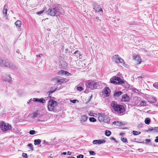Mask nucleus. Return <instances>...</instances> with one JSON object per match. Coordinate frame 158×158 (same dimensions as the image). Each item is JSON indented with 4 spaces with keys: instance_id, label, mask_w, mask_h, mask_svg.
<instances>
[{
    "instance_id": "obj_61",
    "label": "nucleus",
    "mask_w": 158,
    "mask_h": 158,
    "mask_svg": "<svg viewBox=\"0 0 158 158\" xmlns=\"http://www.w3.org/2000/svg\"><path fill=\"white\" fill-rule=\"evenodd\" d=\"M89 115H90V116H94V115H91V113H90V114H89Z\"/></svg>"
},
{
    "instance_id": "obj_58",
    "label": "nucleus",
    "mask_w": 158,
    "mask_h": 158,
    "mask_svg": "<svg viewBox=\"0 0 158 158\" xmlns=\"http://www.w3.org/2000/svg\"><path fill=\"white\" fill-rule=\"evenodd\" d=\"M32 100H32V99H30V100H29V102H30H30H31Z\"/></svg>"
},
{
    "instance_id": "obj_55",
    "label": "nucleus",
    "mask_w": 158,
    "mask_h": 158,
    "mask_svg": "<svg viewBox=\"0 0 158 158\" xmlns=\"http://www.w3.org/2000/svg\"><path fill=\"white\" fill-rule=\"evenodd\" d=\"M42 55V54H40L39 55H36V56L37 57H40Z\"/></svg>"
},
{
    "instance_id": "obj_19",
    "label": "nucleus",
    "mask_w": 158,
    "mask_h": 158,
    "mask_svg": "<svg viewBox=\"0 0 158 158\" xmlns=\"http://www.w3.org/2000/svg\"><path fill=\"white\" fill-rule=\"evenodd\" d=\"M8 6L7 5H5L4 7L3 13L4 16L5 17H7V11Z\"/></svg>"
},
{
    "instance_id": "obj_57",
    "label": "nucleus",
    "mask_w": 158,
    "mask_h": 158,
    "mask_svg": "<svg viewBox=\"0 0 158 158\" xmlns=\"http://www.w3.org/2000/svg\"><path fill=\"white\" fill-rule=\"evenodd\" d=\"M92 98V96H91L89 97V101L90 100V99H91Z\"/></svg>"
},
{
    "instance_id": "obj_18",
    "label": "nucleus",
    "mask_w": 158,
    "mask_h": 158,
    "mask_svg": "<svg viewBox=\"0 0 158 158\" xmlns=\"http://www.w3.org/2000/svg\"><path fill=\"white\" fill-rule=\"evenodd\" d=\"M15 24L16 26V27L18 31H19L21 25V21L20 20H18L15 23Z\"/></svg>"
},
{
    "instance_id": "obj_44",
    "label": "nucleus",
    "mask_w": 158,
    "mask_h": 158,
    "mask_svg": "<svg viewBox=\"0 0 158 158\" xmlns=\"http://www.w3.org/2000/svg\"><path fill=\"white\" fill-rule=\"evenodd\" d=\"M77 158H83L84 156L82 154L78 155L77 156Z\"/></svg>"
},
{
    "instance_id": "obj_40",
    "label": "nucleus",
    "mask_w": 158,
    "mask_h": 158,
    "mask_svg": "<svg viewBox=\"0 0 158 158\" xmlns=\"http://www.w3.org/2000/svg\"><path fill=\"white\" fill-rule=\"evenodd\" d=\"M35 133V131L34 130H31L29 131V134L30 135H34Z\"/></svg>"
},
{
    "instance_id": "obj_51",
    "label": "nucleus",
    "mask_w": 158,
    "mask_h": 158,
    "mask_svg": "<svg viewBox=\"0 0 158 158\" xmlns=\"http://www.w3.org/2000/svg\"><path fill=\"white\" fill-rule=\"evenodd\" d=\"M143 77H144L143 75H141L139 76L137 78L138 79H139V78H143Z\"/></svg>"
},
{
    "instance_id": "obj_56",
    "label": "nucleus",
    "mask_w": 158,
    "mask_h": 158,
    "mask_svg": "<svg viewBox=\"0 0 158 158\" xmlns=\"http://www.w3.org/2000/svg\"><path fill=\"white\" fill-rule=\"evenodd\" d=\"M123 135V133H120L119 134V135L120 136Z\"/></svg>"
},
{
    "instance_id": "obj_62",
    "label": "nucleus",
    "mask_w": 158,
    "mask_h": 158,
    "mask_svg": "<svg viewBox=\"0 0 158 158\" xmlns=\"http://www.w3.org/2000/svg\"><path fill=\"white\" fill-rule=\"evenodd\" d=\"M138 143H144V142H138Z\"/></svg>"
},
{
    "instance_id": "obj_41",
    "label": "nucleus",
    "mask_w": 158,
    "mask_h": 158,
    "mask_svg": "<svg viewBox=\"0 0 158 158\" xmlns=\"http://www.w3.org/2000/svg\"><path fill=\"white\" fill-rule=\"evenodd\" d=\"M44 10H41L39 12H37L36 13V14L39 15H40L42 14L44 11Z\"/></svg>"
},
{
    "instance_id": "obj_25",
    "label": "nucleus",
    "mask_w": 158,
    "mask_h": 158,
    "mask_svg": "<svg viewBox=\"0 0 158 158\" xmlns=\"http://www.w3.org/2000/svg\"><path fill=\"white\" fill-rule=\"evenodd\" d=\"M147 104V102L145 101H142L140 102L139 105L141 106H146Z\"/></svg>"
},
{
    "instance_id": "obj_43",
    "label": "nucleus",
    "mask_w": 158,
    "mask_h": 158,
    "mask_svg": "<svg viewBox=\"0 0 158 158\" xmlns=\"http://www.w3.org/2000/svg\"><path fill=\"white\" fill-rule=\"evenodd\" d=\"M22 156L23 157H25V158H27L28 157L27 154L25 153H23L22 154Z\"/></svg>"
},
{
    "instance_id": "obj_49",
    "label": "nucleus",
    "mask_w": 158,
    "mask_h": 158,
    "mask_svg": "<svg viewBox=\"0 0 158 158\" xmlns=\"http://www.w3.org/2000/svg\"><path fill=\"white\" fill-rule=\"evenodd\" d=\"M110 140H114V141L115 142H117V141L116 140H115V139L113 137H111L110 138Z\"/></svg>"
},
{
    "instance_id": "obj_22",
    "label": "nucleus",
    "mask_w": 158,
    "mask_h": 158,
    "mask_svg": "<svg viewBox=\"0 0 158 158\" xmlns=\"http://www.w3.org/2000/svg\"><path fill=\"white\" fill-rule=\"evenodd\" d=\"M122 94V92L121 91H116L114 94V97L115 98H118Z\"/></svg>"
},
{
    "instance_id": "obj_30",
    "label": "nucleus",
    "mask_w": 158,
    "mask_h": 158,
    "mask_svg": "<svg viewBox=\"0 0 158 158\" xmlns=\"http://www.w3.org/2000/svg\"><path fill=\"white\" fill-rule=\"evenodd\" d=\"M150 122V119L149 118H146L145 120V123L146 124H149Z\"/></svg>"
},
{
    "instance_id": "obj_17",
    "label": "nucleus",
    "mask_w": 158,
    "mask_h": 158,
    "mask_svg": "<svg viewBox=\"0 0 158 158\" xmlns=\"http://www.w3.org/2000/svg\"><path fill=\"white\" fill-rule=\"evenodd\" d=\"M66 79L61 78H58L57 79V81L58 83L60 84L66 82Z\"/></svg>"
},
{
    "instance_id": "obj_27",
    "label": "nucleus",
    "mask_w": 158,
    "mask_h": 158,
    "mask_svg": "<svg viewBox=\"0 0 158 158\" xmlns=\"http://www.w3.org/2000/svg\"><path fill=\"white\" fill-rule=\"evenodd\" d=\"M105 135L107 136H109L111 134V132L109 131L106 130L105 132Z\"/></svg>"
},
{
    "instance_id": "obj_5",
    "label": "nucleus",
    "mask_w": 158,
    "mask_h": 158,
    "mask_svg": "<svg viewBox=\"0 0 158 158\" xmlns=\"http://www.w3.org/2000/svg\"><path fill=\"white\" fill-rule=\"evenodd\" d=\"M98 119L100 122H104L106 123H108L110 119L108 117L105 115V114L100 113L98 114Z\"/></svg>"
},
{
    "instance_id": "obj_16",
    "label": "nucleus",
    "mask_w": 158,
    "mask_h": 158,
    "mask_svg": "<svg viewBox=\"0 0 158 158\" xmlns=\"http://www.w3.org/2000/svg\"><path fill=\"white\" fill-rule=\"evenodd\" d=\"M8 65H8L7 66H6V67L15 70H17L18 68V67L17 66H16L14 64H13L10 62H9Z\"/></svg>"
},
{
    "instance_id": "obj_60",
    "label": "nucleus",
    "mask_w": 158,
    "mask_h": 158,
    "mask_svg": "<svg viewBox=\"0 0 158 158\" xmlns=\"http://www.w3.org/2000/svg\"><path fill=\"white\" fill-rule=\"evenodd\" d=\"M96 19H97L99 20V17H96Z\"/></svg>"
},
{
    "instance_id": "obj_20",
    "label": "nucleus",
    "mask_w": 158,
    "mask_h": 158,
    "mask_svg": "<svg viewBox=\"0 0 158 158\" xmlns=\"http://www.w3.org/2000/svg\"><path fill=\"white\" fill-rule=\"evenodd\" d=\"M94 9L96 12L102 11V9L98 5H96V6L94 7Z\"/></svg>"
},
{
    "instance_id": "obj_59",
    "label": "nucleus",
    "mask_w": 158,
    "mask_h": 158,
    "mask_svg": "<svg viewBox=\"0 0 158 158\" xmlns=\"http://www.w3.org/2000/svg\"><path fill=\"white\" fill-rule=\"evenodd\" d=\"M138 150H139V151H140V150L142 151H143V150L142 149H139Z\"/></svg>"
},
{
    "instance_id": "obj_1",
    "label": "nucleus",
    "mask_w": 158,
    "mask_h": 158,
    "mask_svg": "<svg viewBox=\"0 0 158 158\" xmlns=\"http://www.w3.org/2000/svg\"><path fill=\"white\" fill-rule=\"evenodd\" d=\"M111 109L112 111L115 113L120 115H123L125 111L124 106L118 105L115 101H112L110 103Z\"/></svg>"
},
{
    "instance_id": "obj_47",
    "label": "nucleus",
    "mask_w": 158,
    "mask_h": 158,
    "mask_svg": "<svg viewBox=\"0 0 158 158\" xmlns=\"http://www.w3.org/2000/svg\"><path fill=\"white\" fill-rule=\"evenodd\" d=\"M39 99L37 98H34L33 99V101L34 102H38Z\"/></svg>"
},
{
    "instance_id": "obj_6",
    "label": "nucleus",
    "mask_w": 158,
    "mask_h": 158,
    "mask_svg": "<svg viewBox=\"0 0 158 158\" xmlns=\"http://www.w3.org/2000/svg\"><path fill=\"white\" fill-rule=\"evenodd\" d=\"M99 85V82L91 81L86 83V86L87 88H89L91 89H94L97 88Z\"/></svg>"
},
{
    "instance_id": "obj_34",
    "label": "nucleus",
    "mask_w": 158,
    "mask_h": 158,
    "mask_svg": "<svg viewBox=\"0 0 158 158\" xmlns=\"http://www.w3.org/2000/svg\"><path fill=\"white\" fill-rule=\"evenodd\" d=\"M121 140L124 143L127 142V140L126 138L121 137Z\"/></svg>"
},
{
    "instance_id": "obj_53",
    "label": "nucleus",
    "mask_w": 158,
    "mask_h": 158,
    "mask_svg": "<svg viewBox=\"0 0 158 158\" xmlns=\"http://www.w3.org/2000/svg\"><path fill=\"white\" fill-rule=\"evenodd\" d=\"M67 154V153L66 152H63L61 153V154L62 155H65Z\"/></svg>"
},
{
    "instance_id": "obj_48",
    "label": "nucleus",
    "mask_w": 158,
    "mask_h": 158,
    "mask_svg": "<svg viewBox=\"0 0 158 158\" xmlns=\"http://www.w3.org/2000/svg\"><path fill=\"white\" fill-rule=\"evenodd\" d=\"M77 53H78L79 54V56H81V55L80 54V52L78 50H77L74 53V54H77Z\"/></svg>"
},
{
    "instance_id": "obj_54",
    "label": "nucleus",
    "mask_w": 158,
    "mask_h": 158,
    "mask_svg": "<svg viewBox=\"0 0 158 158\" xmlns=\"http://www.w3.org/2000/svg\"><path fill=\"white\" fill-rule=\"evenodd\" d=\"M67 153L68 155H70L71 154V152L69 151Z\"/></svg>"
},
{
    "instance_id": "obj_42",
    "label": "nucleus",
    "mask_w": 158,
    "mask_h": 158,
    "mask_svg": "<svg viewBox=\"0 0 158 158\" xmlns=\"http://www.w3.org/2000/svg\"><path fill=\"white\" fill-rule=\"evenodd\" d=\"M153 86L154 87L156 88V89H158V83H155L153 84Z\"/></svg>"
},
{
    "instance_id": "obj_45",
    "label": "nucleus",
    "mask_w": 158,
    "mask_h": 158,
    "mask_svg": "<svg viewBox=\"0 0 158 158\" xmlns=\"http://www.w3.org/2000/svg\"><path fill=\"white\" fill-rule=\"evenodd\" d=\"M123 62V66L124 67H125L127 68H128L129 66L127 64H126L124 61Z\"/></svg>"
},
{
    "instance_id": "obj_33",
    "label": "nucleus",
    "mask_w": 158,
    "mask_h": 158,
    "mask_svg": "<svg viewBox=\"0 0 158 158\" xmlns=\"http://www.w3.org/2000/svg\"><path fill=\"white\" fill-rule=\"evenodd\" d=\"M76 88L78 90L80 91H81L83 90V88L81 86H77L76 87Z\"/></svg>"
},
{
    "instance_id": "obj_7",
    "label": "nucleus",
    "mask_w": 158,
    "mask_h": 158,
    "mask_svg": "<svg viewBox=\"0 0 158 158\" xmlns=\"http://www.w3.org/2000/svg\"><path fill=\"white\" fill-rule=\"evenodd\" d=\"M110 81L111 83L118 85L122 84L124 82L123 80H122L119 77H114L113 78H111Z\"/></svg>"
},
{
    "instance_id": "obj_31",
    "label": "nucleus",
    "mask_w": 158,
    "mask_h": 158,
    "mask_svg": "<svg viewBox=\"0 0 158 158\" xmlns=\"http://www.w3.org/2000/svg\"><path fill=\"white\" fill-rule=\"evenodd\" d=\"M133 134L135 135H138L140 134L141 132L140 131H133L132 132Z\"/></svg>"
},
{
    "instance_id": "obj_38",
    "label": "nucleus",
    "mask_w": 158,
    "mask_h": 158,
    "mask_svg": "<svg viewBox=\"0 0 158 158\" xmlns=\"http://www.w3.org/2000/svg\"><path fill=\"white\" fill-rule=\"evenodd\" d=\"M65 75L67 76H71V74L69 72H68L67 71H65Z\"/></svg>"
},
{
    "instance_id": "obj_36",
    "label": "nucleus",
    "mask_w": 158,
    "mask_h": 158,
    "mask_svg": "<svg viewBox=\"0 0 158 158\" xmlns=\"http://www.w3.org/2000/svg\"><path fill=\"white\" fill-rule=\"evenodd\" d=\"M28 146L30 148V149L31 150H33V145L31 144V143L29 144L28 145Z\"/></svg>"
},
{
    "instance_id": "obj_35",
    "label": "nucleus",
    "mask_w": 158,
    "mask_h": 158,
    "mask_svg": "<svg viewBox=\"0 0 158 158\" xmlns=\"http://www.w3.org/2000/svg\"><path fill=\"white\" fill-rule=\"evenodd\" d=\"M56 88L55 89H52V88L51 89L50 91L49 92V94H51V93L55 92V91H56Z\"/></svg>"
},
{
    "instance_id": "obj_14",
    "label": "nucleus",
    "mask_w": 158,
    "mask_h": 158,
    "mask_svg": "<svg viewBox=\"0 0 158 158\" xmlns=\"http://www.w3.org/2000/svg\"><path fill=\"white\" fill-rule=\"evenodd\" d=\"M106 141L104 139L102 140H94L93 141L94 144H100L105 143Z\"/></svg>"
},
{
    "instance_id": "obj_23",
    "label": "nucleus",
    "mask_w": 158,
    "mask_h": 158,
    "mask_svg": "<svg viewBox=\"0 0 158 158\" xmlns=\"http://www.w3.org/2000/svg\"><path fill=\"white\" fill-rule=\"evenodd\" d=\"M149 131H153L154 132L158 131V127H151L149 129Z\"/></svg>"
},
{
    "instance_id": "obj_29",
    "label": "nucleus",
    "mask_w": 158,
    "mask_h": 158,
    "mask_svg": "<svg viewBox=\"0 0 158 158\" xmlns=\"http://www.w3.org/2000/svg\"><path fill=\"white\" fill-rule=\"evenodd\" d=\"M121 123L119 121L114 122H113V124L117 126H120L121 124Z\"/></svg>"
},
{
    "instance_id": "obj_2",
    "label": "nucleus",
    "mask_w": 158,
    "mask_h": 158,
    "mask_svg": "<svg viewBox=\"0 0 158 158\" xmlns=\"http://www.w3.org/2000/svg\"><path fill=\"white\" fill-rule=\"evenodd\" d=\"M57 105V102L52 99L49 100L48 104V108L50 111H54L56 109Z\"/></svg>"
},
{
    "instance_id": "obj_26",
    "label": "nucleus",
    "mask_w": 158,
    "mask_h": 158,
    "mask_svg": "<svg viewBox=\"0 0 158 158\" xmlns=\"http://www.w3.org/2000/svg\"><path fill=\"white\" fill-rule=\"evenodd\" d=\"M34 144L35 145H39L40 144L41 141L40 139H35L34 140Z\"/></svg>"
},
{
    "instance_id": "obj_4",
    "label": "nucleus",
    "mask_w": 158,
    "mask_h": 158,
    "mask_svg": "<svg viewBox=\"0 0 158 158\" xmlns=\"http://www.w3.org/2000/svg\"><path fill=\"white\" fill-rule=\"evenodd\" d=\"M0 127L2 130L5 131L10 130L12 128L10 125L4 121L0 123Z\"/></svg>"
},
{
    "instance_id": "obj_8",
    "label": "nucleus",
    "mask_w": 158,
    "mask_h": 158,
    "mask_svg": "<svg viewBox=\"0 0 158 158\" xmlns=\"http://www.w3.org/2000/svg\"><path fill=\"white\" fill-rule=\"evenodd\" d=\"M112 60L116 64L122 63L124 60L121 58L119 57L118 55H115L112 56Z\"/></svg>"
},
{
    "instance_id": "obj_10",
    "label": "nucleus",
    "mask_w": 158,
    "mask_h": 158,
    "mask_svg": "<svg viewBox=\"0 0 158 158\" xmlns=\"http://www.w3.org/2000/svg\"><path fill=\"white\" fill-rule=\"evenodd\" d=\"M9 64V62H7L6 60L0 57V67L7 66Z\"/></svg>"
},
{
    "instance_id": "obj_24",
    "label": "nucleus",
    "mask_w": 158,
    "mask_h": 158,
    "mask_svg": "<svg viewBox=\"0 0 158 158\" xmlns=\"http://www.w3.org/2000/svg\"><path fill=\"white\" fill-rule=\"evenodd\" d=\"M65 71L63 70H61L57 72V74L59 75H60L63 76L65 75Z\"/></svg>"
},
{
    "instance_id": "obj_21",
    "label": "nucleus",
    "mask_w": 158,
    "mask_h": 158,
    "mask_svg": "<svg viewBox=\"0 0 158 158\" xmlns=\"http://www.w3.org/2000/svg\"><path fill=\"white\" fill-rule=\"evenodd\" d=\"M61 64L63 69H66L68 67V64L65 61H63L61 62Z\"/></svg>"
},
{
    "instance_id": "obj_3",
    "label": "nucleus",
    "mask_w": 158,
    "mask_h": 158,
    "mask_svg": "<svg viewBox=\"0 0 158 158\" xmlns=\"http://www.w3.org/2000/svg\"><path fill=\"white\" fill-rule=\"evenodd\" d=\"M60 9L58 7L49 9L47 11L48 14L52 16L59 15Z\"/></svg>"
},
{
    "instance_id": "obj_11",
    "label": "nucleus",
    "mask_w": 158,
    "mask_h": 158,
    "mask_svg": "<svg viewBox=\"0 0 158 158\" xmlns=\"http://www.w3.org/2000/svg\"><path fill=\"white\" fill-rule=\"evenodd\" d=\"M110 91L108 87H105L104 90L102 91V93L104 95V96L108 97L109 96V93H110Z\"/></svg>"
},
{
    "instance_id": "obj_32",
    "label": "nucleus",
    "mask_w": 158,
    "mask_h": 158,
    "mask_svg": "<svg viewBox=\"0 0 158 158\" xmlns=\"http://www.w3.org/2000/svg\"><path fill=\"white\" fill-rule=\"evenodd\" d=\"M89 121L91 122H94L96 121V119L94 117H90L89 118Z\"/></svg>"
},
{
    "instance_id": "obj_9",
    "label": "nucleus",
    "mask_w": 158,
    "mask_h": 158,
    "mask_svg": "<svg viewBox=\"0 0 158 158\" xmlns=\"http://www.w3.org/2000/svg\"><path fill=\"white\" fill-rule=\"evenodd\" d=\"M3 80L6 82H11L12 78L10 75L8 74H5L2 77Z\"/></svg>"
},
{
    "instance_id": "obj_13",
    "label": "nucleus",
    "mask_w": 158,
    "mask_h": 158,
    "mask_svg": "<svg viewBox=\"0 0 158 158\" xmlns=\"http://www.w3.org/2000/svg\"><path fill=\"white\" fill-rule=\"evenodd\" d=\"M133 59L135 61L137 64H140L141 62V59L139 55H134Z\"/></svg>"
},
{
    "instance_id": "obj_37",
    "label": "nucleus",
    "mask_w": 158,
    "mask_h": 158,
    "mask_svg": "<svg viewBox=\"0 0 158 158\" xmlns=\"http://www.w3.org/2000/svg\"><path fill=\"white\" fill-rule=\"evenodd\" d=\"M89 152L90 154L91 155H95V153L93 151H89Z\"/></svg>"
},
{
    "instance_id": "obj_12",
    "label": "nucleus",
    "mask_w": 158,
    "mask_h": 158,
    "mask_svg": "<svg viewBox=\"0 0 158 158\" xmlns=\"http://www.w3.org/2000/svg\"><path fill=\"white\" fill-rule=\"evenodd\" d=\"M130 98L127 94L123 95L121 99L122 102H128L130 100Z\"/></svg>"
},
{
    "instance_id": "obj_15",
    "label": "nucleus",
    "mask_w": 158,
    "mask_h": 158,
    "mask_svg": "<svg viewBox=\"0 0 158 158\" xmlns=\"http://www.w3.org/2000/svg\"><path fill=\"white\" fill-rule=\"evenodd\" d=\"M88 118V117L85 115H83L81 116V118L80 120V122L81 124L84 123L85 122Z\"/></svg>"
},
{
    "instance_id": "obj_50",
    "label": "nucleus",
    "mask_w": 158,
    "mask_h": 158,
    "mask_svg": "<svg viewBox=\"0 0 158 158\" xmlns=\"http://www.w3.org/2000/svg\"><path fill=\"white\" fill-rule=\"evenodd\" d=\"M77 101L76 100H70V102H72L73 103H76V101Z\"/></svg>"
},
{
    "instance_id": "obj_39",
    "label": "nucleus",
    "mask_w": 158,
    "mask_h": 158,
    "mask_svg": "<svg viewBox=\"0 0 158 158\" xmlns=\"http://www.w3.org/2000/svg\"><path fill=\"white\" fill-rule=\"evenodd\" d=\"M145 143L148 144L151 141L150 139H147L145 140Z\"/></svg>"
},
{
    "instance_id": "obj_63",
    "label": "nucleus",
    "mask_w": 158,
    "mask_h": 158,
    "mask_svg": "<svg viewBox=\"0 0 158 158\" xmlns=\"http://www.w3.org/2000/svg\"><path fill=\"white\" fill-rule=\"evenodd\" d=\"M29 103H30V102H27V103H28V104H29Z\"/></svg>"
},
{
    "instance_id": "obj_28",
    "label": "nucleus",
    "mask_w": 158,
    "mask_h": 158,
    "mask_svg": "<svg viewBox=\"0 0 158 158\" xmlns=\"http://www.w3.org/2000/svg\"><path fill=\"white\" fill-rule=\"evenodd\" d=\"M46 101L45 99L43 98H41L39 99L38 102L40 103H44Z\"/></svg>"
},
{
    "instance_id": "obj_52",
    "label": "nucleus",
    "mask_w": 158,
    "mask_h": 158,
    "mask_svg": "<svg viewBox=\"0 0 158 158\" xmlns=\"http://www.w3.org/2000/svg\"><path fill=\"white\" fill-rule=\"evenodd\" d=\"M155 141L156 142H158V136L156 137V139L155 140Z\"/></svg>"
},
{
    "instance_id": "obj_64",
    "label": "nucleus",
    "mask_w": 158,
    "mask_h": 158,
    "mask_svg": "<svg viewBox=\"0 0 158 158\" xmlns=\"http://www.w3.org/2000/svg\"><path fill=\"white\" fill-rule=\"evenodd\" d=\"M90 158H94V157H91Z\"/></svg>"
},
{
    "instance_id": "obj_46",
    "label": "nucleus",
    "mask_w": 158,
    "mask_h": 158,
    "mask_svg": "<svg viewBox=\"0 0 158 158\" xmlns=\"http://www.w3.org/2000/svg\"><path fill=\"white\" fill-rule=\"evenodd\" d=\"M37 115V113L36 112H34L33 114V117H36Z\"/></svg>"
}]
</instances>
